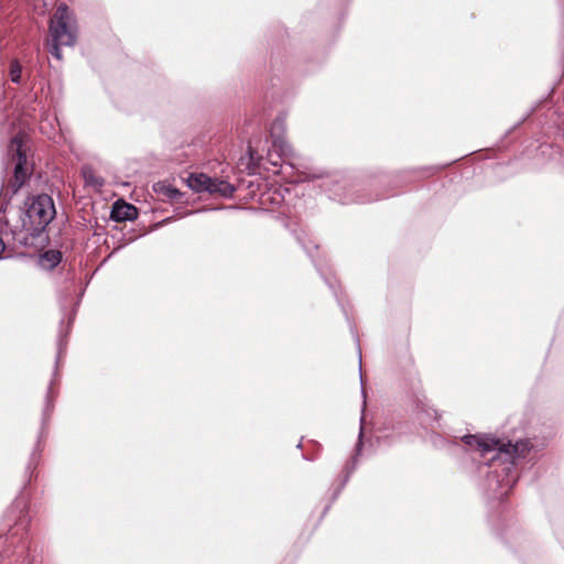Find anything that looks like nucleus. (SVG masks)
<instances>
[{"mask_svg":"<svg viewBox=\"0 0 564 564\" xmlns=\"http://www.w3.org/2000/svg\"><path fill=\"white\" fill-rule=\"evenodd\" d=\"M8 160L13 164V178L4 187H0V223L10 229L13 239L20 245H33L32 239L40 238L56 215L54 200L47 194L26 197L24 207L20 210L19 226L11 228L6 218L7 207L11 198L29 181L33 174V164L29 162L25 144L19 135L12 138L7 148Z\"/></svg>","mask_w":564,"mask_h":564,"instance_id":"obj_1","label":"nucleus"},{"mask_svg":"<svg viewBox=\"0 0 564 564\" xmlns=\"http://www.w3.org/2000/svg\"><path fill=\"white\" fill-rule=\"evenodd\" d=\"M535 447L530 438L518 440L516 443L508 441L486 462H479L478 474L481 479L478 487L484 497L489 501L501 502L519 479L516 470L518 460L524 459Z\"/></svg>","mask_w":564,"mask_h":564,"instance_id":"obj_2","label":"nucleus"},{"mask_svg":"<svg viewBox=\"0 0 564 564\" xmlns=\"http://www.w3.org/2000/svg\"><path fill=\"white\" fill-rule=\"evenodd\" d=\"M404 182L403 172L381 173L367 183L336 174L323 178L321 187L329 199L339 204H367L393 195L391 191L402 186Z\"/></svg>","mask_w":564,"mask_h":564,"instance_id":"obj_3","label":"nucleus"},{"mask_svg":"<svg viewBox=\"0 0 564 564\" xmlns=\"http://www.w3.org/2000/svg\"><path fill=\"white\" fill-rule=\"evenodd\" d=\"M76 314V307L73 310L72 314L68 317L67 324L65 325L64 319L61 321L58 334H57V352H56V360L55 366L53 370V377L52 380L47 387L45 399H44V406L42 410V417H41V426L37 433L36 443L34 445L33 451L30 454L29 462L25 466V477H28L26 484L31 481L33 476H35V470L39 464L41 463L42 452H43V442L47 436V429L48 424L52 417V414L55 409V400L57 398V391L54 390V384L58 379V366L59 361L65 355L67 349V337L72 330L73 322Z\"/></svg>","mask_w":564,"mask_h":564,"instance_id":"obj_4","label":"nucleus"},{"mask_svg":"<svg viewBox=\"0 0 564 564\" xmlns=\"http://www.w3.org/2000/svg\"><path fill=\"white\" fill-rule=\"evenodd\" d=\"M51 44L48 52L56 59H62V46H74L77 42V22L74 11L62 2L57 6L48 25Z\"/></svg>","mask_w":564,"mask_h":564,"instance_id":"obj_5","label":"nucleus"},{"mask_svg":"<svg viewBox=\"0 0 564 564\" xmlns=\"http://www.w3.org/2000/svg\"><path fill=\"white\" fill-rule=\"evenodd\" d=\"M31 520L28 502L23 498L17 497L3 513L1 527L4 536H0V546L4 543L14 544V539L23 542Z\"/></svg>","mask_w":564,"mask_h":564,"instance_id":"obj_6","label":"nucleus"},{"mask_svg":"<svg viewBox=\"0 0 564 564\" xmlns=\"http://www.w3.org/2000/svg\"><path fill=\"white\" fill-rule=\"evenodd\" d=\"M364 420L365 419H364V414H362L361 417H360V430H359V434H358V441H357L356 446H355V454L351 457V459L345 465L341 479H340L338 486L334 489L330 502L325 507L323 514H325L329 510L330 505L338 498V496L340 495V492L345 488V486L348 482L350 476L354 474V471H355V469L357 467L358 456L361 454L362 446H364V442H362V437H364Z\"/></svg>","mask_w":564,"mask_h":564,"instance_id":"obj_7","label":"nucleus"},{"mask_svg":"<svg viewBox=\"0 0 564 564\" xmlns=\"http://www.w3.org/2000/svg\"><path fill=\"white\" fill-rule=\"evenodd\" d=\"M460 442L464 443L469 449H475L480 453V456L484 458H488L489 455H495L501 444H506L505 442L489 437L487 435H477V434H466L462 436Z\"/></svg>","mask_w":564,"mask_h":564,"instance_id":"obj_8","label":"nucleus"},{"mask_svg":"<svg viewBox=\"0 0 564 564\" xmlns=\"http://www.w3.org/2000/svg\"><path fill=\"white\" fill-rule=\"evenodd\" d=\"M284 132L285 120L278 117L271 124L270 137L272 139V147L281 159L288 156L292 151L290 144L284 139Z\"/></svg>","mask_w":564,"mask_h":564,"instance_id":"obj_9","label":"nucleus"},{"mask_svg":"<svg viewBox=\"0 0 564 564\" xmlns=\"http://www.w3.org/2000/svg\"><path fill=\"white\" fill-rule=\"evenodd\" d=\"M299 243L302 246L303 250L306 252V254L311 258L314 267L316 268V270L318 271V273L321 274V276L324 279L325 283L329 286V289L333 291L334 293V296L336 297V300L338 301V303L340 304V301L338 299V294H337V290H336V284L335 282H333L330 280V278L327 276L323 265L318 262V260L315 258V254H314V251L317 252L318 250V246L312 241H306L304 240L302 237H297L296 238Z\"/></svg>","mask_w":564,"mask_h":564,"instance_id":"obj_10","label":"nucleus"},{"mask_svg":"<svg viewBox=\"0 0 564 564\" xmlns=\"http://www.w3.org/2000/svg\"><path fill=\"white\" fill-rule=\"evenodd\" d=\"M138 217V208L127 203L122 199H119L113 203L111 212H110V219L116 223H124L134 220Z\"/></svg>","mask_w":564,"mask_h":564,"instance_id":"obj_11","label":"nucleus"},{"mask_svg":"<svg viewBox=\"0 0 564 564\" xmlns=\"http://www.w3.org/2000/svg\"><path fill=\"white\" fill-rule=\"evenodd\" d=\"M204 182H206L205 193L219 195L224 198H230L236 192V186L225 180L207 175V178H204Z\"/></svg>","mask_w":564,"mask_h":564,"instance_id":"obj_12","label":"nucleus"},{"mask_svg":"<svg viewBox=\"0 0 564 564\" xmlns=\"http://www.w3.org/2000/svg\"><path fill=\"white\" fill-rule=\"evenodd\" d=\"M153 191L166 197L171 202H181V198L184 196L178 188L167 184L166 182H156L153 184Z\"/></svg>","mask_w":564,"mask_h":564,"instance_id":"obj_13","label":"nucleus"},{"mask_svg":"<svg viewBox=\"0 0 564 564\" xmlns=\"http://www.w3.org/2000/svg\"><path fill=\"white\" fill-rule=\"evenodd\" d=\"M63 259V254L59 250L48 249L40 256V263L48 269L53 270L57 267Z\"/></svg>","mask_w":564,"mask_h":564,"instance_id":"obj_14","label":"nucleus"},{"mask_svg":"<svg viewBox=\"0 0 564 564\" xmlns=\"http://www.w3.org/2000/svg\"><path fill=\"white\" fill-rule=\"evenodd\" d=\"M85 185L100 189L105 185V181L101 176H98L94 169L88 165H84L80 170Z\"/></svg>","mask_w":564,"mask_h":564,"instance_id":"obj_15","label":"nucleus"},{"mask_svg":"<svg viewBox=\"0 0 564 564\" xmlns=\"http://www.w3.org/2000/svg\"><path fill=\"white\" fill-rule=\"evenodd\" d=\"M204 178H207V174L205 173H189L186 177L187 186L196 193H205Z\"/></svg>","mask_w":564,"mask_h":564,"instance_id":"obj_16","label":"nucleus"},{"mask_svg":"<svg viewBox=\"0 0 564 564\" xmlns=\"http://www.w3.org/2000/svg\"><path fill=\"white\" fill-rule=\"evenodd\" d=\"M25 549L22 555L18 558V564H41L42 557L41 554L36 552V550H31L29 546H24Z\"/></svg>","mask_w":564,"mask_h":564,"instance_id":"obj_17","label":"nucleus"},{"mask_svg":"<svg viewBox=\"0 0 564 564\" xmlns=\"http://www.w3.org/2000/svg\"><path fill=\"white\" fill-rule=\"evenodd\" d=\"M21 74H22V66L21 64L14 59L11 62L10 65V79L14 84H20L21 82Z\"/></svg>","mask_w":564,"mask_h":564,"instance_id":"obj_18","label":"nucleus"},{"mask_svg":"<svg viewBox=\"0 0 564 564\" xmlns=\"http://www.w3.org/2000/svg\"><path fill=\"white\" fill-rule=\"evenodd\" d=\"M558 4H560V8H561V36H560V48L562 50V53H563V58H564V0H558Z\"/></svg>","mask_w":564,"mask_h":564,"instance_id":"obj_19","label":"nucleus"},{"mask_svg":"<svg viewBox=\"0 0 564 564\" xmlns=\"http://www.w3.org/2000/svg\"><path fill=\"white\" fill-rule=\"evenodd\" d=\"M431 441L437 447H443L448 443L441 434L437 433H433L431 435Z\"/></svg>","mask_w":564,"mask_h":564,"instance_id":"obj_20","label":"nucleus"},{"mask_svg":"<svg viewBox=\"0 0 564 564\" xmlns=\"http://www.w3.org/2000/svg\"><path fill=\"white\" fill-rule=\"evenodd\" d=\"M535 108L536 107H532L530 109V111L528 113H525L516 124H513L512 128H510L506 134H509L512 130L517 129L518 127H520L534 111H535Z\"/></svg>","mask_w":564,"mask_h":564,"instance_id":"obj_21","label":"nucleus"},{"mask_svg":"<svg viewBox=\"0 0 564 564\" xmlns=\"http://www.w3.org/2000/svg\"><path fill=\"white\" fill-rule=\"evenodd\" d=\"M3 251H4V243H3L2 239L0 238V259H2Z\"/></svg>","mask_w":564,"mask_h":564,"instance_id":"obj_22","label":"nucleus"},{"mask_svg":"<svg viewBox=\"0 0 564 564\" xmlns=\"http://www.w3.org/2000/svg\"><path fill=\"white\" fill-rule=\"evenodd\" d=\"M84 292H85V289H83V290L80 291L79 295H78V300H77V302L75 303V306H76V307L79 305V302H80V300H82V297H83V295H84Z\"/></svg>","mask_w":564,"mask_h":564,"instance_id":"obj_23","label":"nucleus"},{"mask_svg":"<svg viewBox=\"0 0 564 564\" xmlns=\"http://www.w3.org/2000/svg\"><path fill=\"white\" fill-rule=\"evenodd\" d=\"M362 395H364V402H362V412L365 411V406H366V393H365V390L362 389Z\"/></svg>","mask_w":564,"mask_h":564,"instance_id":"obj_24","label":"nucleus"},{"mask_svg":"<svg viewBox=\"0 0 564 564\" xmlns=\"http://www.w3.org/2000/svg\"><path fill=\"white\" fill-rule=\"evenodd\" d=\"M358 355H359V369L361 370V350L360 349L358 350Z\"/></svg>","mask_w":564,"mask_h":564,"instance_id":"obj_25","label":"nucleus"},{"mask_svg":"<svg viewBox=\"0 0 564 564\" xmlns=\"http://www.w3.org/2000/svg\"><path fill=\"white\" fill-rule=\"evenodd\" d=\"M249 155H250V159L253 160V151L251 150V148H249Z\"/></svg>","mask_w":564,"mask_h":564,"instance_id":"obj_26","label":"nucleus"},{"mask_svg":"<svg viewBox=\"0 0 564 564\" xmlns=\"http://www.w3.org/2000/svg\"><path fill=\"white\" fill-rule=\"evenodd\" d=\"M7 171H8V166L6 165L3 169V172L7 173Z\"/></svg>","mask_w":564,"mask_h":564,"instance_id":"obj_27","label":"nucleus"},{"mask_svg":"<svg viewBox=\"0 0 564 564\" xmlns=\"http://www.w3.org/2000/svg\"><path fill=\"white\" fill-rule=\"evenodd\" d=\"M296 447L301 448L302 447V443L300 442Z\"/></svg>","mask_w":564,"mask_h":564,"instance_id":"obj_28","label":"nucleus"},{"mask_svg":"<svg viewBox=\"0 0 564 564\" xmlns=\"http://www.w3.org/2000/svg\"><path fill=\"white\" fill-rule=\"evenodd\" d=\"M0 556H4L3 554H1Z\"/></svg>","mask_w":564,"mask_h":564,"instance_id":"obj_29","label":"nucleus"}]
</instances>
